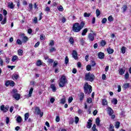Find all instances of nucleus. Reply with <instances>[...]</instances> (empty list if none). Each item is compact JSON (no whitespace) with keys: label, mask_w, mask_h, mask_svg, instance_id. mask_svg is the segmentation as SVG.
<instances>
[{"label":"nucleus","mask_w":131,"mask_h":131,"mask_svg":"<svg viewBox=\"0 0 131 131\" xmlns=\"http://www.w3.org/2000/svg\"><path fill=\"white\" fill-rule=\"evenodd\" d=\"M84 27V22L82 21L80 24L79 23H75L73 26V31L74 32H79Z\"/></svg>","instance_id":"nucleus-1"},{"label":"nucleus","mask_w":131,"mask_h":131,"mask_svg":"<svg viewBox=\"0 0 131 131\" xmlns=\"http://www.w3.org/2000/svg\"><path fill=\"white\" fill-rule=\"evenodd\" d=\"M66 83H67V79L66 76L62 75L59 80V86L60 88H63V86H65Z\"/></svg>","instance_id":"nucleus-2"},{"label":"nucleus","mask_w":131,"mask_h":131,"mask_svg":"<svg viewBox=\"0 0 131 131\" xmlns=\"http://www.w3.org/2000/svg\"><path fill=\"white\" fill-rule=\"evenodd\" d=\"M85 80L88 81H94L95 80V75L91 74V72L86 73L85 75Z\"/></svg>","instance_id":"nucleus-3"},{"label":"nucleus","mask_w":131,"mask_h":131,"mask_svg":"<svg viewBox=\"0 0 131 131\" xmlns=\"http://www.w3.org/2000/svg\"><path fill=\"white\" fill-rule=\"evenodd\" d=\"M84 91L85 94H91L92 93V86L88 83H85L84 85Z\"/></svg>","instance_id":"nucleus-4"},{"label":"nucleus","mask_w":131,"mask_h":131,"mask_svg":"<svg viewBox=\"0 0 131 131\" xmlns=\"http://www.w3.org/2000/svg\"><path fill=\"white\" fill-rule=\"evenodd\" d=\"M11 94L14 99L17 101H19V100H20V94H18V91L17 89H13L11 92Z\"/></svg>","instance_id":"nucleus-5"},{"label":"nucleus","mask_w":131,"mask_h":131,"mask_svg":"<svg viewBox=\"0 0 131 131\" xmlns=\"http://www.w3.org/2000/svg\"><path fill=\"white\" fill-rule=\"evenodd\" d=\"M35 114L37 115H40V117H42L43 116V112H41L40 109L38 107H36L35 109Z\"/></svg>","instance_id":"nucleus-6"},{"label":"nucleus","mask_w":131,"mask_h":131,"mask_svg":"<svg viewBox=\"0 0 131 131\" xmlns=\"http://www.w3.org/2000/svg\"><path fill=\"white\" fill-rule=\"evenodd\" d=\"M9 108H10L9 105H6V106H5V105H2L0 107L1 111H3V112H4L5 113H6V112H8Z\"/></svg>","instance_id":"nucleus-7"},{"label":"nucleus","mask_w":131,"mask_h":131,"mask_svg":"<svg viewBox=\"0 0 131 131\" xmlns=\"http://www.w3.org/2000/svg\"><path fill=\"white\" fill-rule=\"evenodd\" d=\"M72 57L75 59V60H77V59H78V56H77V52H76V51H73Z\"/></svg>","instance_id":"nucleus-8"},{"label":"nucleus","mask_w":131,"mask_h":131,"mask_svg":"<svg viewBox=\"0 0 131 131\" xmlns=\"http://www.w3.org/2000/svg\"><path fill=\"white\" fill-rule=\"evenodd\" d=\"M88 39H89L90 41H94V39H95V36L94 35H93V34L90 33L88 35Z\"/></svg>","instance_id":"nucleus-9"},{"label":"nucleus","mask_w":131,"mask_h":131,"mask_svg":"<svg viewBox=\"0 0 131 131\" xmlns=\"http://www.w3.org/2000/svg\"><path fill=\"white\" fill-rule=\"evenodd\" d=\"M8 7L9 8V9H13L15 8V5H14L13 2H10L8 3Z\"/></svg>","instance_id":"nucleus-10"},{"label":"nucleus","mask_w":131,"mask_h":131,"mask_svg":"<svg viewBox=\"0 0 131 131\" xmlns=\"http://www.w3.org/2000/svg\"><path fill=\"white\" fill-rule=\"evenodd\" d=\"M60 104H62V105H64L66 103V97H65V96H63L62 98L60 99Z\"/></svg>","instance_id":"nucleus-11"},{"label":"nucleus","mask_w":131,"mask_h":131,"mask_svg":"<svg viewBox=\"0 0 131 131\" xmlns=\"http://www.w3.org/2000/svg\"><path fill=\"white\" fill-rule=\"evenodd\" d=\"M107 114L111 116L113 114V110L111 107H107Z\"/></svg>","instance_id":"nucleus-12"},{"label":"nucleus","mask_w":131,"mask_h":131,"mask_svg":"<svg viewBox=\"0 0 131 131\" xmlns=\"http://www.w3.org/2000/svg\"><path fill=\"white\" fill-rule=\"evenodd\" d=\"M104 57H105V54H104V53L99 52L98 53V57L99 59H104Z\"/></svg>","instance_id":"nucleus-13"},{"label":"nucleus","mask_w":131,"mask_h":131,"mask_svg":"<svg viewBox=\"0 0 131 131\" xmlns=\"http://www.w3.org/2000/svg\"><path fill=\"white\" fill-rule=\"evenodd\" d=\"M92 120L89 119L88 120V124H87V126H86L88 128H91V127H92Z\"/></svg>","instance_id":"nucleus-14"},{"label":"nucleus","mask_w":131,"mask_h":131,"mask_svg":"<svg viewBox=\"0 0 131 131\" xmlns=\"http://www.w3.org/2000/svg\"><path fill=\"white\" fill-rule=\"evenodd\" d=\"M119 72L120 75H123V74H124V72H125V70L123 69H120L119 70Z\"/></svg>","instance_id":"nucleus-15"},{"label":"nucleus","mask_w":131,"mask_h":131,"mask_svg":"<svg viewBox=\"0 0 131 131\" xmlns=\"http://www.w3.org/2000/svg\"><path fill=\"white\" fill-rule=\"evenodd\" d=\"M89 30H88V28H85L83 31H82V35L83 36H84V35H85V34H86V33H88V31Z\"/></svg>","instance_id":"nucleus-16"},{"label":"nucleus","mask_w":131,"mask_h":131,"mask_svg":"<svg viewBox=\"0 0 131 131\" xmlns=\"http://www.w3.org/2000/svg\"><path fill=\"white\" fill-rule=\"evenodd\" d=\"M80 101H82L84 99V94L81 93L79 96Z\"/></svg>","instance_id":"nucleus-17"},{"label":"nucleus","mask_w":131,"mask_h":131,"mask_svg":"<svg viewBox=\"0 0 131 131\" xmlns=\"http://www.w3.org/2000/svg\"><path fill=\"white\" fill-rule=\"evenodd\" d=\"M18 56L17 55H14L13 56L11 61L12 62H15V61H17V60H18Z\"/></svg>","instance_id":"nucleus-18"},{"label":"nucleus","mask_w":131,"mask_h":131,"mask_svg":"<svg viewBox=\"0 0 131 131\" xmlns=\"http://www.w3.org/2000/svg\"><path fill=\"white\" fill-rule=\"evenodd\" d=\"M107 51L108 54H113V53L114 52V50L111 48H107Z\"/></svg>","instance_id":"nucleus-19"},{"label":"nucleus","mask_w":131,"mask_h":131,"mask_svg":"<svg viewBox=\"0 0 131 131\" xmlns=\"http://www.w3.org/2000/svg\"><path fill=\"white\" fill-rule=\"evenodd\" d=\"M44 11L48 14L49 12H51V8L49 6H46V8L45 9Z\"/></svg>","instance_id":"nucleus-20"},{"label":"nucleus","mask_w":131,"mask_h":131,"mask_svg":"<svg viewBox=\"0 0 131 131\" xmlns=\"http://www.w3.org/2000/svg\"><path fill=\"white\" fill-rule=\"evenodd\" d=\"M51 89H52L53 92H56L57 91V88H56V86L54 84H51Z\"/></svg>","instance_id":"nucleus-21"},{"label":"nucleus","mask_w":131,"mask_h":131,"mask_svg":"<svg viewBox=\"0 0 131 131\" xmlns=\"http://www.w3.org/2000/svg\"><path fill=\"white\" fill-rule=\"evenodd\" d=\"M16 121L18 123H20V122H22V118H21L20 116H18L16 118Z\"/></svg>","instance_id":"nucleus-22"},{"label":"nucleus","mask_w":131,"mask_h":131,"mask_svg":"<svg viewBox=\"0 0 131 131\" xmlns=\"http://www.w3.org/2000/svg\"><path fill=\"white\" fill-rule=\"evenodd\" d=\"M123 88L125 89V90H126V89H128L129 88V83H126L123 85Z\"/></svg>","instance_id":"nucleus-23"},{"label":"nucleus","mask_w":131,"mask_h":131,"mask_svg":"<svg viewBox=\"0 0 131 131\" xmlns=\"http://www.w3.org/2000/svg\"><path fill=\"white\" fill-rule=\"evenodd\" d=\"M100 45L101 47H105V46L106 45V41L104 40H101V41L100 42Z\"/></svg>","instance_id":"nucleus-24"},{"label":"nucleus","mask_w":131,"mask_h":131,"mask_svg":"<svg viewBox=\"0 0 131 131\" xmlns=\"http://www.w3.org/2000/svg\"><path fill=\"white\" fill-rule=\"evenodd\" d=\"M96 14L97 17H99V16H100V15H101V11H100V10L97 9L96 10Z\"/></svg>","instance_id":"nucleus-25"},{"label":"nucleus","mask_w":131,"mask_h":131,"mask_svg":"<svg viewBox=\"0 0 131 131\" xmlns=\"http://www.w3.org/2000/svg\"><path fill=\"white\" fill-rule=\"evenodd\" d=\"M114 126H113V124H111L110 125V128H109V130L110 131H114Z\"/></svg>","instance_id":"nucleus-26"},{"label":"nucleus","mask_w":131,"mask_h":131,"mask_svg":"<svg viewBox=\"0 0 131 131\" xmlns=\"http://www.w3.org/2000/svg\"><path fill=\"white\" fill-rule=\"evenodd\" d=\"M100 118H97L96 119V123L98 126L100 125Z\"/></svg>","instance_id":"nucleus-27"},{"label":"nucleus","mask_w":131,"mask_h":131,"mask_svg":"<svg viewBox=\"0 0 131 131\" xmlns=\"http://www.w3.org/2000/svg\"><path fill=\"white\" fill-rule=\"evenodd\" d=\"M83 16L84 17H85V18H89V17L91 16V13L85 12L84 13Z\"/></svg>","instance_id":"nucleus-28"},{"label":"nucleus","mask_w":131,"mask_h":131,"mask_svg":"<svg viewBox=\"0 0 131 131\" xmlns=\"http://www.w3.org/2000/svg\"><path fill=\"white\" fill-rule=\"evenodd\" d=\"M33 92V88H31L29 92V94L28 95V97H31V95H32Z\"/></svg>","instance_id":"nucleus-29"},{"label":"nucleus","mask_w":131,"mask_h":131,"mask_svg":"<svg viewBox=\"0 0 131 131\" xmlns=\"http://www.w3.org/2000/svg\"><path fill=\"white\" fill-rule=\"evenodd\" d=\"M108 104V102H107V100H106L105 99H104L102 100V105H103V106H105V105H107Z\"/></svg>","instance_id":"nucleus-30"},{"label":"nucleus","mask_w":131,"mask_h":131,"mask_svg":"<svg viewBox=\"0 0 131 131\" xmlns=\"http://www.w3.org/2000/svg\"><path fill=\"white\" fill-rule=\"evenodd\" d=\"M117 102H118L117 99H116V98H114L112 100V102L113 103V104H114V105H117Z\"/></svg>","instance_id":"nucleus-31"},{"label":"nucleus","mask_w":131,"mask_h":131,"mask_svg":"<svg viewBox=\"0 0 131 131\" xmlns=\"http://www.w3.org/2000/svg\"><path fill=\"white\" fill-rule=\"evenodd\" d=\"M69 41L71 45H73L74 43V39L72 37H71L69 39Z\"/></svg>","instance_id":"nucleus-32"},{"label":"nucleus","mask_w":131,"mask_h":131,"mask_svg":"<svg viewBox=\"0 0 131 131\" xmlns=\"http://www.w3.org/2000/svg\"><path fill=\"white\" fill-rule=\"evenodd\" d=\"M29 117V113H27L25 114V120L26 121Z\"/></svg>","instance_id":"nucleus-33"},{"label":"nucleus","mask_w":131,"mask_h":131,"mask_svg":"<svg viewBox=\"0 0 131 131\" xmlns=\"http://www.w3.org/2000/svg\"><path fill=\"white\" fill-rule=\"evenodd\" d=\"M126 50V48L125 47H122L121 48V51L122 54H125V53Z\"/></svg>","instance_id":"nucleus-34"},{"label":"nucleus","mask_w":131,"mask_h":131,"mask_svg":"<svg viewBox=\"0 0 131 131\" xmlns=\"http://www.w3.org/2000/svg\"><path fill=\"white\" fill-rule=\"evenodd\" d=\"M127 9V6L126 5H124L122 8V10H123V12L124 13L125 11H126Z\"/></svg>","instance_id":"nucleus-35"},{"label":"nucleus","mask_w":131,"mask_h":131,"mask_svg":"<svg viewBox=\"0 0 131 131\" xmlns=\"http://www.w3.org/2000/svg\"><path fill=\"white\" fill-rule=\"evenodd\" d=\"M36 65L37 66H41V65H42V62H41V60H39L36 62Z\"/></svg>","instance_id":"nucleus-36"},{"label":"nucleus","mask_w":131,"mask_h":131,"mask_svg":"<svg viewBox=\"0 0 131 131\" xmlns=\"http://www.w3.org/2000/svg\"><path fill=\"white\" fill-rule=\"evenodd\" d=\"M54 52H56V48L55 47H52L50 49V53H53Z\"/></svg>","instance_id":"nucleus-37"},{"label":"nucleus","mask_w":131,"mask_h":131,"mask_svg":"<svg viewBox=\"0 0 131 131\" xmlns=\"http://www.w3.org/2000/svg\"><path fill=\"white\" fill-rule=\"evenodd\" d=\"M27 40H28V37H27V36L23 37V41H24V42H27Z\"/></svg>","instance_id":"nucleus-38"},{"label":"nucleus","mask_w":131,"mask_h":131,"mask_svg":"<svg viewBox=\"0 0 131 131\" xmlns=\"http://www.w3.org/2000/svg\"><path fill=\"white\" fill-rule=\"evenodd\" d=\"M86 102H87V103L91 104V103H92L93 102V99L91 98H87Z\"/></svg>","instance_id":"nucleus-39"},{"label":"nucleus","mask_w":131,"mask_h":131,"mask_svg":"<svg viewBox=\"0 0 131 131\" xmlns=\"http://www.w3.org/2000/svg\"><path fill=\"white\" fill-rule=\"evenodd\" d=\"M18 54L19 56H22V55H23V51L22 50L19 49L18 51Z\"/></svg>","instance_id":"nucleus-40"},{"label":"nucleus","mask_w":131,"mask_h":131,"mask_svg":"<svg viewBox=\"0 0 131 131\" xmlns=\"http://www.w3.org/2000/svg\"><path fill=\"white\" fill-rule=\"evenodd\" d=\"M40 39H41V40H45V39H46V37L43 34H41L40 35Z\"/></svg>","instance_id":"nucleus-41"},{"label":"nucleus","mask_w":131,"mask_h":131,"mask_svg":"<svg viewBox=\"0 0 131 131\" xmlns=\"http://www.w3.org/2000/svg\"><path fill=\"white\" fill-rule=\"evenodd\" d=\"M12 77H13V78H14V79H15V80H17V79H18V78H19V75H18L17 74H14L13 75Z\"/></svg>","instance_id":"nucleus-42"},{"label":"nucleus","mask_w":131,"mask_h":131,"mask_svg":"<svg viewBox=\"0 0 131 131\" xmlns=\"http://www.w3.org/2000/svg\"><path fill=\"white\" fill-rule=\"evenodd\" d=\"M0 66L3 67L4 66V60L2 59V57H0Z\"/></svg>","instance_id":"nucleus-43"},{"label":"nucleus","mask_w":131,"mask_h":131,"mask_svg":"<svg viewBox=\"0 0 131 131\" xmlns=\"http://www.w3.org/2000/svg\"><path fill=\"white\" fill-rule=\"evenodd\" d=\"M6 23H7V17H5L4 18V19H3V20L2 21L1 24L4 25V24H6Z\"/></svg>","instance_id":"nucleus-44"},{"label":"nucleus","mask_w":131,"mask_h":131,"mask_svg":"<svg viewBox=\"0 0 131 131\" xmlns=\"http://www.w3.org/2000/svg\"><path fill=\"white\" fill-rule=\"evenodd\" d=\"M115 126H116V128H119V126H120V122H117L116 123Z\"/></svg>","instance_id":"nucleus-45"},{"label":"nucleus","mask_w":131,"mask_h":131,"mask_svg":"<svg viewBox=\"0 0 131 131\" xmlns=\"http://www.w3.org/2000/svg\"><path fill=\"white\" fill-rule=\"evenodd\" d=\"M97 126H96V124H94L92 128V129L93 131H98V129H97V128H96Z\"/></svg>","instance_id":"nucleus-46"},{"label":"nucleus","mask_w":131,"mask_h":131,"mask_svg":"<svg viewBox=\"0 0 131 131\" xmlns=\"http://www.w3.org/2000/svg\"><path fill=\"white\" fill-rule=\"evenodd\" d=\"M107 22V18H104L102 19L101 23L102 24H105Z\"/></svg>","instance_id":"nucleus-47"},{"label":"nucleus","mask_w":131,"mask_h":131,"mask_svg":"<svg viewBox=\"0 0 131 131\" xmlns=\"http://www.w3.org/2000/svg\"><path fill=\"white\" fill-rule=\"evenodd\" d=\"M91 69H92V67L91 66V65L88 64L86 66V70H87V71H90Z\"/></svg>","instance_id":"nucleus-48"},{"label":"nucleus","mask_w":131,"mask_h":131,"mask_svg":"<svg viewBox=\"0 0 131 131\" xmlns=\"http://www.w3.org/2000/svg\"><path fill=\"white\" fill-rule=\"evenodd\" d=\"M69 62V58H68V56H66L65 58V64H68Z\"/></svg>","instance_id":"nucleus-49"},{"label":"nucleus","mask_w":131,"mask_h":131,"mask_svg":"<svg viewBox=\"0 0 131 131\" xmlns=\"http://www.w3.org/2000/svg\"><path fill=\"white\" fill-rule=\"evenodd\" d=\"M15 3L17 4L18 8H20V0L15 1Z\"/></svg>","instance_id":"nucleus-50"},{"label":"nucleus","mask_w":131,"mask_h":131,"mask_svg":"<svg viewBox=\"0 0 131 131\" xmlns=\"http://www.w3.org/2000/svg\"><path fill=\"white\" fill-rule=\"evenodd\" d=\"M9 85H10V86H14L15 85V82L10 80Z\"/></svg>","instance_id":"nucleus-51"},{"label":"nucleus","mask_w":131,"mask_h":131,"mask_svg":"<svg viewBox=\"0 0 131 131\" xmlns=\"http://www.w3.org/2000/svg\"><path fill=\"white\" fill-rule=\"evenodd\" d=\"M108 20L110 21V22H112V21H113V17L112 15L108 17Z\"/></svg>","instance_id":"nucleus-52"},{"label":"nucleus","mask_w":131,"mask_h":131,"mask_svg":"<svg viewBox=\"0 0 131 131\" xmlns=\"http://www.w3.org/2000/svg\"><path fill=\"white\" fill-rule=\"evenodd\" d=\"M129 77V75L128 74V73L127 72L125 74V79H128V78Z\"/></svg>","instance_id":"nucleus-53"},{"label":"nucleus","mask_w":131,"mask_h":131,"mask_svg":"<svg viewBox=\"0 0 131 131\" xmlns=\"http://www.w3.org/2000/svg\"><path fill=\"white\" fill-rule=\"evenodd\" d=\"M75 123L76 124L78 123V121H79V118L78 117H75Z\"/></svg>","instance_id":"nucleus-54"},{"label":"nucleus","mask_w":131,"mask_h":131,"mask_svg":"<svg viewBox=\"0 0 131 131\" xmlns=\"http://www.w3.org/2000/svg\"><path fill=\"white\" fill-rule=\"evenodd\" d=\"M16 43H17V45H22V41H21V40L18 39L16 40Z\"/></svg>","instance_id":"nucleus-55"},{"label":"nucleus","mask_w":131,"mask_h":131,"mask_svg":"<svg viewBox=\"0 0 131 131\" xmlns=\"http://www.w3.org/2000/svg\"><path fill=\"white\" fill-rule=\"evenodd\" d=\"M72 101H73V98H72V97H70L69 98V100H68V102L69 103H71V102H72Z\"/></svg>","instance_id":"nucleus-56"},{"label":"nucleus","mask_w":131,"mask_h":131,"mask_svg":"<svg viewBox=\"0 0 131 131\" xmlns=\"http://www.w3.org/2000/svg\"><path fill=\"white\" fill-rule=\"evenodd\" d=\"M10 80L6 81V82H5L6 86H8V85H10Z\"/></svg>","instance_id":"nucleus-57"},{"label":"nucleus","mask_w":131,"mask_h":131,"mask_svg":"<svg viewBox=\"0 0 131 131\" xmlns=\"http://www.w3.org/2000/svg\"><path fill=\"white\" fill-rule=\"evenodd\" d=\"M6 124H9V123L10 122V118L9 117H6Z\"/></svg>","instance_id":"nucleus-58"},{"label":"nucleus","mask_w":131,"mask_h":131,"mask_svg":"<svg viewBox=\"0 0 131 131\" xmlns=\"http://www.w3.org/2000/svg\"><path fill=\"white\" fill-rule=\"evenodd\" d=\"M64 9L63 8V7L62 6H59L58 8V11H60V12H63V10Z\"/></svg>","instance_id":"nucleus-59"},{"label":"nucleus","mask_w":131,"mask_h":131,"mask_svg":"<svg viewBox=\"0 0 131 131\" xmlns=\"http://www.w3.org/2000/svg\"><path fill=\"white\" fill-rule=\"evenodd\" d=\"M57 65H58V61H54V63H53V67L54 68L57 67Z\"/></svg>","instance_id":"nucleus-60"},{"label":"nucleus","mask_w":131,"mask_h":131,"mask_svg":"<svg viewBox=\"0 0 131 131\" xmlns=\"http://www.w3.org/2000/svg\"><path fill=\"white\" fill-rule=\"evenodd\" d=\"M55 120L56 122H59V121H60V117L57 116Z\"/></svg>","instance_id":"nucleus-61"},{"label":"nucleus","mask_w":131,"mask_h":131,"mask_svg":"<svg viewBox=\"0 0 131 131\" xmlns=\"http://www.w3.org/2000/svg\"><path fill=\"white\" fill-rule=\"evenodd\" d=\"M61 21L62 23H65L66 22V18H65V17H62Z\"/></svg>","instance_id":"nucleus-62"},{"label":"nucleus","mask_w":131,"mask_h":131,"mask_svg":"<svg viewBox=\"0 0 131 131\" xmlns=\"http://www.w3.org/2000/svg\"><path fill=\"white\" fill-rule=\"evenodd\" d=\"M39 41H38L37 43H35L34 47L35 48H38V47L39 46Z\"/></svg>","instance_id":"nucleus-63"},{"label":"nucleus","mask_w":131,"mask_h":131,"mask_svg":"<svg viewBox=\"0 0 131 131\" xmlns=\"http://www.w3.org/2000/svg\"><path fill=\"white\" fill-rule=\"evenodd\" d=\"M54 45H55V43H54V40L50 41L49 46H54Z\"/></svg>","instance_id":"nucleus-64"}]
</instances>
